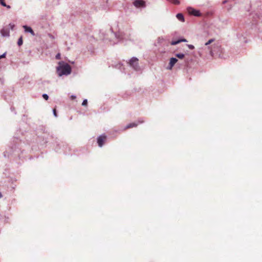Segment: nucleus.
Listing matches in <instances>:
<instances>
[{
  "label": "nucleus",
  "mask_w": 262,
  "mask_h": 262,
  "mask_svg": "<svg viewBox=\"0 0 262 262\" xmlns=\"http://www.w3.org/2000/svg\"><path fill=\"white\" fill-rule=\"evenodd\" d=\"M100 38L104 41H108L112 45L118 42L126 43L128 40H130V35L123 32H114L111 28L107 30H101L99 32Z\"/></svg>",
  "instance_id": "nucleus-1"
},
{
  "label": "nucleus",
  "mask_w": 262,
  "mask_h": 262,
  "mask_svg": "<svg viewBox=\"0 0 262 262\" xmlns=\"http://www.w3.org/2000/svg\"><path fill=\"white\" fill-rule=\"evenodd\" d=\"M56 71L59 77L63 75L68 76L72 72L71 67L64 61H59L58 66L56 67Z\"/></svg>",
  "instance_id": "nucleus-2"
},
{
  "label": "nucleus",
  "mask_w": 262,
  "mask_h": 262,
  "mask_svg": "<svg viewBox=\"0 0 262 262\" xmlns=\"http://www.w3.org/2000/svg\"><path fill=\"white\" fill-rule=\"evenodd\" d=\"M236 38L241 44H245L248 42L247 39L248 36L247 30L239 27L236 29Z\"/></svg>",
  "instance_id": "nucleus-3"
},
{
  "label": "nucleus",
  "mask_w": 262,
  "mask_h": 262,
  "mask_svg": "<svg viewBox=\"0 0 262 262\" xmlns=\"http://www.w3.org/2000/svg\"><path fill=\"white\" fill-rule=\"evenodd\" d=\"M214 39L213 38H211L209 39L207 42H206L203 47V49L205 50V53L206 54H209L211 56H213L215 54H217V52L216 51V49H218L219 46H209L210 45Z\"/></svg>",
  "instance_id": "nucleus-4"
},
{
  "label": "nucleus",
  "mask_w": 262,
  "mask_h": 262,
  "mask_svg": "<svg viewBox=\"0 0 262 262\" xmlns=\"http://www.w3.org/2000/svg\"><path fill=\"white\" fill-rule=\"evenodd\" d=\"M138 61L139 60L137 57H133L128 61H126V63L135 70L138 71L139 69Z\"/></svg>",
  "instance_id": "nucleus-5"
},
{
  "label": "nucleus",
  "mask_w": 262,
  "mask_h": 262,
  "mask_svg": "<svg viewBox=\"0 0 262 262\" xmlns=\"http://www.w3.org/2000/svg\"><path fill=\"white\" fill-rule=\"evenodd\" d=\"M56 146L55 147V150L56 152H61L60 149L64 152V154H67V149L69 150L70 148L68 147V145L65 143H61L60 145L58 141H56Z\"/></svg>",
  "instance_id": "nucleus-6"
},
{
  "label": "nucleus",
  "mask_w": 262,
  "mask_h": 262,
  "mask_svg": "<svg viewBox=\"0 0 262 262\" xmlns=\"http://www.w3.org/2000/svg\"><path fill=\"white\" fill-rule=\"evenodd\" d=\"M187 13L190 15L197 17L201 16L202 15L201 13L199 10L195 9L190 6L187 8Z\"/></svg>",
  "instance_id": "nucleus-7"
},
{
  "label": "nucleus",
  "mask_w": 262,
  "mask_h": 262,
  "mask_svg": "<svg viewBox=\"0 0 262 262\" xmlns=\"http://www.w3.org/2000/svg\"><path fill=\"white\" fill-rule=\"evenodd\" d=\"M106 136L104 134L101 135L97 138V142L99 147H102L106 139Z\"/></svg>",
  "instance_id": "nucleus-8"
},
{
  "label": "nucleus",
  "mask_w": 262,
  "mask_h": 262,
  "mask_svg": "<svg viewBox=\"0 0 262 262\" xmlns=\"http://www.w3.org/2000/svg\"><path fill=\"white\" fill-rule=\"evenodd\" d=\"M133 5L137 8H145L146 7L145 2L143 0H133Z\"/></svg>",
  "instance_id": "nucleus-9"
},
{
  "label": "nucleus",
  "mask_w": 262,
  "mask_h": 262,
  "mask_svg": "<svg viewBox=\"0 0 262 262\" xmlns=\"http://www.w3.org/2000/svg\"><path fill=\"white\" fill-rule=\"evenodd\" d=\"M178 61V59L176 57H171L169 59V64L167 67V69L169 70H172L173 66Z\"/></svg>",
  "instance_id": "nucleus-10"
},
{
  "label": "nucleus",
  "mask_w": 262,
  "mask_h": 262,
  "mask_svg": "<svg viewBox=\"0 0 262 262\" xmlns=\"http://www.w3.org/2000/svg\"><path fill=\"white\" fill-rule=\"evenodd\" d=\"M38 133L45 134V135L49 136V129L45 126H39L37 129Z\"/></svg>",
  "instance_id": "nucleus-11"
},
{
  "label": "nucleus",
  "mask_w": 262,
  "mask_h": 262,
  "mask_svg": "<svg viewBox=\"0 0 262 262\" xmlns=\"http://www.w3.org/2000/svg\"><path fill=\"white\" fill-rule=\"evenodd\" d=\"M23 28L25 33H30L33 36H35V34L31 27L27 25H24Z\"/></svg>",
  "instance_id": "nucleus-12"
},
{
  "label": "nucleus",
  "mask_w": 262,
  "mask_h": 262,
  "mask_svg": "<svg viewBox=\"0 0 262 262\" xmlns=\"http://www.w3.org/2000/svg\"><path fill=\"white\" fill-rule=\"evenodd\" d=\"M40 139L42 140V141L44 144H46L49 142V138H53V136L49 133V136L45 135V134H42L39 136Z\"/></svg>",
  "instance_id": "nucleus-13"
},
{
  "label": "nucleus",
  "mask_w": 262,
  "mask_h": 262,
  "mask_svg": "<svg viewBox=\"0 0 262 262\" xmlns=\"http://www.w3.org/2000/svg\"><path fill=\"white\" fill-rule=\"evenodd\" d=\"M137 125H138V123H136L135 122L130 123H129L128 124H127L123 129H121L120 131H123L126 129L136 127Z\"/></svg>",
  "instance_id": "nucleus-14"
},
{
  "label": "nucleus",
  "mask_w": 262,
  "mask_h": 262,
  "mask_svg": "<svg viewBox=\"0 0 262 262\" xmlns=\"http://www.w3.org/2000/svg\"><path fill=\"white\" fill-rule=\"evenodd\" d=\"M260 16V14L257 13H251L250 14V17H252L253 19V21H256V18H259Z\"/></svg>",
  "instance_id": "nucleus-15"
},
{
  "label": "nucleus",
  "mask_w": 262,
  "mask_h": 262,
  "mask_svg": "<svg viewBox=\"0 0 262 262\" xmlns=\"http://www.w3.org/2000/svg\"><path fill=\"white\" fill-rule=\"evenodd\" d=\"M176 17L177 18V19L179 20H180L182 22H184L185 21V18H184V15L182 13H178L176 15Z\"/></svg>",
  "instance_id": "nucleus-16"
},
{
  "label": "nucleus",
  "mask_w": 262,
  "mask_h": 262,
  "mask_svg": "<svg viewBox=\"0 0 262 262\" xmlns=\"http://www.w3.org/2000/svg\"><path fill=\"white\" fill-rule=\"evenodd\" d=\"M258 35L262 40V23L258 25Z\"/></svg>",
  "instance_id": "nucleus-17"
},
{
  "label": "nucleus",
  "mask_w": 262,
  "mask_h": 262,
  "mask_svg": "<svg viewBox=\"0 0 262 262\" xmlns=\"http://www.w3.org/2000/svg\"><path fill=\"white\" fill-rule=\"evenodd\" d=\"M185 55L182 53H176L175 54V56L176 58H178L180 59H182L185 57Z\"/></svg>",
  "instance_id": "nucleus-18"
},
{
  "label": "nucleus",
  "mask_w": 262,
  "mask_h": 262,
  "mask_svg": "<svg viewBox=\"0 0 262 262\" xmlns=\"http://www.w3.org/2000/svg\"><path fill=\"white\" fill-rule=\"evenodd\" d=\"M1 32L2 35L3 36L6 37V36H9V32L7 30H5L4 29H3L1 31Z\"/></svg>",
  "instance_id": "nucleus-19"
},
{
  "label": "nucleus",
  "mask_w": 262,
  "mask_h": 262,
  "mask_svg": "<svg viewBox=\"0 0 262 262\" xmlns=\"http://www.w3.org/2000/svg\"><path fill=\"white\" fill-rule=\"evenodd\" d=\"M17 45L18 46H21L23 43V36H21L18 39V41H17Z\"/></svg>",
  "instance_id": "nucleus-20"
},
{
  "label": "nucleus",
  "mask_w": 262,
  "mask_h": 262,
  "mask_svg": "<svg viewBox=\"0 0 262 262\" xmlns=\"http://www.w3.org/2000/svg\"><path fill=\"white\" fill-rule=\"evenodd\" d=\"M181 42V41H180V38L177 39V40H172L170 44L172 46H174V45H178V43H180Z\"/></svg>",
  "instance_id": "nucleus-21"
},
{
  "label": "nucleus",
  "mask_w": 262,
  "mask_h": 262,
  "mask_svg": "<svg viewBox=\"0 0 262 262\" xmlns=\"http://www.w3.org/2000/svg\"><path fill=\"white\" fill-rule=\"evenodd\" d=\"M1 5L3 7H6L7 9H9L11 8V6L10 5H7L5 2H2Z\"/></svg>",
  "instance_id": "nucleus-22"
},
{
  "label": "nucleus",
  "mask_w": 262,
  "mask_h": 262,
  "mask_svg": "<svg viewBox=\"0 0 262 262\" xmlns=\"http://www.w3.org/2000/svg\"><path fill=\"white\" fill-rule=\"evenodd\" d=\"M88 103V100L86 99H84L82 102V105L83 106H87Z\"/></svg>",
  "instance_id": "nucleus-23"
},
{
  "label": "nucleus",
  "mask_w": 262,
  "mask_h": 262,
  "mask_svg": "<svg viewBox=\"0 0 262 262\" xmlns=\"http://www.w3.org/2000/svg\"><path fill=\"white\" fill-rule=\"evenodd\" d=\"M123 66V64L121 63H119L118 64H116V67L120 70H122V67Z\"/></svg>",
  "instance_id": "nucleus-24"
},
{
  "label": "nucleus",
  "mask_w": 262,
  "mask_h": 262,
  "mask_svg": "<svg viewBox=\"0 0 262 262\" xmlns=\"http://www.w3.org/2000/svg\"><path fill=\"white\" fill-rule=\"evenodd\" d=\"M42 98H43L45 100H48V99H49V96H48V94H42Z\"/></svg>",
  "instance_id": "nucleus-25"
},
{
  "label": "nucleus",
  "mask_w": 262,
  "mask_h": 262,
  "mask_svg": "<svg viewBox=\"0 0 262 262\" xmlns=\"http://www.w3.org/2000/svg\"><path fill=\"white\" fill-rule=\"evenodd\" d=\"M53 114L55 117L57 118L58 117L57 113L56 110L55 108H54L53 110Z\"/></svg>",
  "instance_id": "nucleus-26"
},
{
  "label": "nucleus",
  "mask_w": 262,
  "mask_h": 262,
  "mask_svg": "<svg viewBox=\"0 0 262 262\" xmlns=\"http://www.w3.org/2000/svg\"><path fill=\"white\" fill-rule=\"evenodd\" d=\"M7 52L4 53L3 54L0 55V59L5 58L6 56Z\"/></svg>",
  "instance_id": "nucleus-27"
},
{
  "label": "nucleus",
  "mask_w": 262,
  "mask_h": 262,
  "mask_svg": "<svg viewBox=\"0 0 262 262\" xmlns=\"http://www.w3.org/2000/svg\"><path fill=\"white\" fill-rule=\"evenodd\" d=\"M187 46L188 47V48L190 50H193L194 49V47L192 45H187Z\"/></svg>",
  "instance_id": "nucleus-28"
},
{
  "label": "nucleus",
  "mask_w": 262,
  "mask_h": 262,
  "mask_svg": "<svg viewBox=\"0 0 262 262\" xmlns=\"http://www.w3.org/2000/svg\"><path fill=\"white\" fill-rule=\"evenodd\" d=\"M61 57V55L59 53H57L55 56V58L56 59H60Z\"/></svg>",
  "instance_id": "nucleus-29"
},
{
  "label": "nucleus",
  "mask_w": 262,
  "mask_h": 262,
  "mask_svg": "<svg viewBox=\"0 0 262 262\" xmlns=\"http://www.w3.org/2000/svg\"><path fill=\"white\" fill-rule=\"evenodd\" d=\"M180 41H181V42H187V40L185 38H180Z\"/></svg>",
  "instance_id": "nucleus-30"
},
{
  "label": "nucleus",
  "mask_w": 262,
  "mask_h": 262,
  "mask_svg": "<svg viewBox=\"0 0 262 262\" xmlns=\"http://www.w3.org/2000/svg\"><path fill=\"white\" fill-rule=\"evenodd\" d=\"M76 96L75 95H72L71 96V99L72 100H74L76 99Z\"/></svg>",
  "instance_id": "nucleus-31"
},
{
  "label": "nucleus",
  "mask_w": 262,
  "mask_h": 262,
  "mask_svg": "<svg viewBox=\"0 0 262 262\" xmlns=\"http://www.w3.org/2000/svg\"><path fill=\"white\" fill-rule=\"evenodd\" d=\"M16 148H17L19 150H21V148H18V147H16V145H15L12 148L13 149L14 148V150L16 151Z\"/></svg>",
  "instance_id": "nucleus-32"
},
{
  "label": "nucleus",
  "mask_w": 262,
  "mask_h": 262,
  "mask_svg": "<svg viewBox=\"0 0 262 262\" xmlns=\"http://www.w3.org/2000/svg\"><path fill=\"white\" fill-rule=\"evenodd\" d=\"M9 26H10V28L13 30V28L14 27V25L13 24H9Z\"/></svg>",
  "instance_id": "nucleus-33"
},
{
  "label": "nucleus",
  "mask_w": 262,
  "mask_h": 262,
  "mask_svg": "<svg viewBox=\"0 0 262 262\" xmlns=\"http://www.w3.org/2000/svg\"><path fill=\"white\" fill-rule=\"evenodd\" d=\"M138 121L139 123H142L143 122H144V121L141 119H139Z\"/></svg>",
  "instance_id": "nucleus-34"
},
{
  "label": "nucleus",
  "mask_w": 262,
  "mask_h": 262,
  "mask_svg": "<svg viewBox=\"0 0 262 262\" xmlns=\"http://www.w3.org/2000/svg\"><path fill=\"white\" fill-rule=\"evenodd\" d=\"M227 2V0H225L223 2V4H226V3Z\"/></svg>",
  "instance_id": "nucleus-35"
},
{
  "label": "nucleus",
  "mask_w": 262,
  "mask_h": 262,
  "mask_svg": "<svg viewBox=\"0 0 262 262\" xmlns=\"http://www.w3.org/2000/svg\"><path fill=\"white\" fill-rule=\"evenodd\" d=\"M11 111H14V108L13 107H11Z\"/></svg>",
  "instance_id": "nucleus-36"
},
{
  "label": "nucleus",
  "mask_w": 262,
  "mask_h": 262,
  "mask_svg": "<svg viewBox=\"0 0 262 262\" xmlns=\"http://www.w3.org/2000/svg\"><path fill=\"white\" fill-rule=\"evenodd\" d=\"M4 0H0V4H2V2H4Z\"/></svg>",
  "instance_id": "nucleus-37"
},
{
  "label": "nucleus",
  "mask_w": 262,
  "mask_h": 262,
  "mask_svg": "<svg viewBox=\"0 0 262 262\" xmlns=\"http://www.w3.org/2000/svg\"><path fill=\"white\" fill-rule=\"evenodd\" d=\"M3 195L1 192H0V199L2 198Z\"/></svg>",
  "instance_id": "nucleus-38"
},
{
  "label": "nucleus",
  "mask_w": 262,
  "mask_h": 262,
  "mask_svg": "<svg viewBox=\"0 0 262 262\" xmlns=\"http://www.w3.org/2000/svg\"><path fill=\"white\" fill-rule=\"evenodd\" d=\"M219 56H220V57H221V58L222 57V56H221V54H219Z\"/></svg>",
  "instance_id": "nucleus-39"
}]
</instances>
